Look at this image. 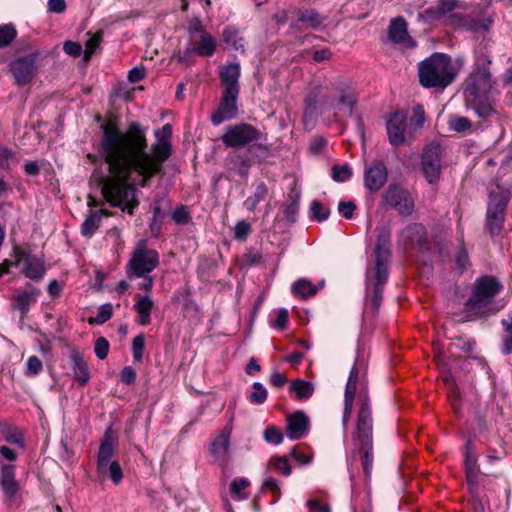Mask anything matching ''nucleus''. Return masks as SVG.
Masks as SVG:
<instances>
[{"label":"nucleus","instance_id":"49530a36","mask_svg":"<svg viewBox=\"0 0 512 512\" xmlns=\"http://www.w3.org/2000/svg\"><path fill=\"white\" fill-rule=\"evenodd\" d=\"M332 179L336 182H345L352 176V170L349 165H333L331 168Z\"/></svg>","mask_w":512,"mask_h":512},{"label":"nucleus","instance_id":"423d86ee","mask_svg":"<svg viewBox=\"0 0 512 512\" xmlns=\"http://www.w3.org/2000/svg\"><path fill=\"white\" fill-rule=\"evenodd\" d=\"M359 402L357 424L352 434L353 443L358 448H371L373 420L370 398L366 391L360 392Z\"/></svg>","mask_w":512,"mask_h":512},{"label":"nucleus","instance_id":"4468645a","mask_svg":"<svg viewBox=\"0 0 512 512\" xmlns=\"http://www.w3.org/2000/svg\"><path fill=\"white\" fill-rule=\"evenodd\" d=\"M37 54L32 53L14 60L10 69L17 85L24 86L34 77L36 72Z\"/></svg>","mask_w":512,"mask_h":512},{"label":"nucleus","instance_id":"a19ab883","mask_svg":"<svg viewBox=\"0 0 512 512\" xmlns=\"http://www.w3.org/2000/svg\"><path fill=\"white\" fill-rule=\"evenodd\" d=\"M112 315H113V306H112V304L111 303H105V304H102L98 308V312H97L96 317H90L88 319V323L89 324L102 325L105 322H107L108 320H110Z\"/></svg>","mask_w":512,"mask_h":512},{"label":"nucleus","instance_id":"9b49d317","mask_svg":"<svg viewBox=\"0 0 512 512\" xmlns=\"http://www.w3.org/2000/svg\"><path fill=\"white\" fill-rule=\"evenodd\" d=\"M15 264L22 266L21 270L26 277L32 280H39L45 274V266L41 259L30 254L25 248L14 249Z\"/></svg>","mask_w":512,"mask_h":512},{"label":"nucleus","instance_id":"a18cd8bd","mask_svg":"<svg viewBox=\"0 0 512 512\" xmlns=\"http://www.w3.org/2000/svg\"><path fill=\"white\" fill-rule=\"evenodd\" d=\"M501 324L506 333V336L503 338L502 352L505 355H509L512 353V316L509 320L503 319Z\"/></svg>","mask_w":512,"mask_h":512},{"label":"nucleus","instance_id":"72a5a7b5","mask_svg":"<svg viewBox=\"0 0 512 512\" xmlns=\"http://www.w3.org/2000/svg\"><path fill=\"white\" fill-rule=\"evenodd\" d=\"M456 6V0H441L436 6L427 8L425 14L431 19H440L447 13L452 12Z\"/></svg>","mask_w":512,"mask_h":512},{"label":"nucleus","instance_id":"0e129e2a","mask_svg":"<svg viewBox=\"0 0 512 512\" xmlns=\"http://www.w3.org/2000/svg\"><path fill=\"white\" fill-rule=\"evenodd\" d=\"M194 53H195V51H194V48L192 46L190 48H187L183 52L178 51L177 53L174 54L173 57L175 59H177V62L180 63V64L190 65V64H192L194 62L193 59H192V55Z\"/></svg>","mask_w":512,"mask_h":512},{"label":"nucleus","instance_id":"39448f33","mask_svg":"<svg viewBox=\"0 0 512 512\" xmlns=\"http://www.w3.org/2000/svg\"><path fill=\"white\" fill-rule=\"evenodd\" d=\"M502 284L494 276H482L476 279L472 293L465 302L468 311H482L491 304L502 290Z\"/></svg>","mask_w":512,"mask_h":512},{"label":"nucleus","instance_id":"393cba45","mask_svg":"<svg viewBox=\"0 0 512 512\" xmlns=\"http://www.w3.org/2000/svg\"><path fill=\"white\" fill-rule=\"evenodd\" d=\"M39 295L40 290L33 287L29 290L21 291L13 297L12 307L20 312L21 319L26 316L30 307L36 303Z\"/></svg>","mask_w":512,"mask_h":512},{"label":"nucleus","instance_id":"4c0bfd02","mask_svg":"<svg viewBox=\"0 0 512 512\" xmlns=\"http://www.w3.org/2000/svg\"><path fill=\"white\" fill-rule=\"evenodd\" d=\"M267 194V185L264 182L259 183L255 188L254 194L245 200L244 206L247 210L254 211L257 205L266 198Z\"/></svg>","mask_w":512,"mask_h":512},{"label":"nucleus","instance_id":"052dcab7","mask_svg":"<svg viewBox=\"0 0 512 512\" xmlns=\"http://www.w3.org/2000/svg\"><path fill=\"white\" fill-rule=\"evenodd\" d=\"M356 205L352 201H341L338 204V212L346 219L353 217Z\"/></svg>","mask_w":512,"mask_h":512},{"label":"nucleus","instance_id":"7ed1b4c3","mask_svg":"<svg viewBox=\"0 0 512 512\" xmlns=\"http://www.w3.org/2000/svg\"><path fill=\"white\" fill-rule=\"evenodd\" d=\"M456 71L450 56L433 53L418 65L419 83L424 88H445L455 79Z\"/></svg>","mask_w":512,"mask_h":512},{"label":"nucleus","instance_id":"bb28decb","mask_svg":"<svg viewBox=\"0 0 512 512\" xmlns=\"http://www.w3.org/2000/svg\"><path fill=\"white\" fill-rule=\"evenodd\" d=\"M197 40L194 38L190 39V43L194 48L195 54L204 57H210L216 50V43L214 38L206 31L198 36Z\"/></svg>","mask_w":512,"mask_h":512},{"label":"nucleus","instance_id":"680f3d73","mask_svg":"<svg viewBox=\"0 0 512 512\" xmlns=\"http://www.w3.org/2000/svg\"><path fill=\"white\" fill-rule=\"evenodd\" d=\"M249 486V481L245 478L234 479L231 483L230 489L233 494L238 498H245L246 496L241 491Z\"/></svg>","mask_w":512,"mask_h":512},{"label":"nucleus","instance_id":"f3484780","mask_svg":"<svg viewBox=\"0 0 512 512\" xmlns=\"http://www.w3.org/2000/svg\"><path fill=\"white\" fill-rule=\"evenodd\" d=\"M407 117L405 114L395 112L387 121V134L391 145L398 147L406 141Z\"/></svg>","mask_w":512,"mask_h":512},{"label":"nucleus","instance_id":"6e6d98bb","mask_svg":"<svg viewBox=\"0 0 512 512\" xmlns=\"http://www.w3.org/2000/svg\"><path fill=\"white\" fill-rule=\"evenodd\" d=\"M109 347L108 340L104 337H99L95 341L94 352L100 360H104L108 355Z\"/></svg>","mask_w":512,"mask_h":512},{"label":"nucleus","instance_id":"e2e57ef3","mask_svg":"<svg viewBox=\"0 0 512 512\" xmlns=\"http://www.w3.org/2000/svg\"><path fill=\"white\" fill-rule=\"evenodd\" d=\"M63 50L66 54H68L72 57H79L83 51L80 43L73 42L70 40L64 42Z\"/></svg>","mask_w":512,"mask_h":512},{"label":"nucleus","instance_id":"f257e3e1","mask_svg":"<svg viewBox=\"0 0 512 512\" xmlns=\"http://www.w3.org/2000/svg\"><path fill=\"white\" fill-rule=\"evenodd\" d=\"M101 137L97 145L98 156L108 165L109 175L94 171L92 179L101 187L105 200L112 207H119L133 215L139 205L136 185L146 187L149 181L163 171L164 163L172 154L169 138L172 128L162 127V136L156 131L158 141L149 149L147 129L137 121L121 130L115 123L100 125Z\"/></svg>","mask_w":512,"mask_h":512},{"label":"nucleus","instance_id":"1a4fd4ad","mask_svg":"<svg viewBox=\"0 0 512 512\" xmlns=\"http://www.w3.org/2000/svg\"><path fill=\"white\" fill-rule=\"evenodd\" d=\"M443 148L439 143L431 142L425 146L421 157V169L429 184L438 183L442 170Z\"/></svg>","mask_w":512,"mask_h":512},{"label":"nucleus","instance_id":"c756f323","mask_svg":"<svg viewBox=\"0 0 512 512\" xmlns=\"http://www.w3.org/2000/svg\"><path fill=\"white\" fill-rule=\"evenodd\" d=\"M325 20V17L321 16L314 9H302L297 11V22L291 24V28L298 27V23L304 24L308 28H317Z\"/></svg>","mask_w":512,"mask_h":512},{"label":"nucleus","instance_id":"4be33fe9","mask_svg":"<svg viewBox=\"0 0 512 512\" xmlns=\"http://www.w3.org/2000/svg\"><path fill=\"white\" fill-rule=\"evenodd\" d=\"M400 242L405 247H414L415 245L424 248L427 244V233L423 225L413 223L406 226L400 234Z\"/></svg>","mask_w":512,"mask_h":512},{"label":"nucleus","instance_id":"a878e982","mask_svg":"<svg viewBox=\"0 0 512 512\" xmlns=\"http://www.w3.org/2000/svg\"><path fill=\"white\" fill-rule=\"evenodd\" d=\"M477 461L478 456L475 454V450H467L465 454V471L466 480L471 492H474L478 485L477 479L480 474V468Z\"/></svg>","mask_w":512,"mask_h":512},{"label":"nucleus","instance_id":"338daca9","mask_svg":"<svg viewBox=\"0 0 512 512\" xmlns=\"http://www.w3.org/2000/svg\"><path fill=\"white\" fill-rule=\"evenodd\" d=\"M43 366L41 360L37 356H31L27 361V373L37 375L41 372Z\"/></svg>","mask_w":512,"mask_h":512},{"label":"nucleus","instance_id":"f03ea898","mask_svg":"<svg viewBox=\"0 0 512 512\" xmlns=\"http://www.w3.org/2000/svg\"><path fill=\"white\" fill-rule=\"evenodd\" d=\"M318 87L311 90L304 99L303 124L307 130L314 128L318 117L325 112H333L337 118L339 111L352 115L357 103V95L351 84L342 78L335 79L326 87V93L319 102Z\"/></svg>","mask_w":512,"mask_h":512},{"label":"nucleus","instance_id":"13d9d810","mask_svg":"<svg viewBox=\"0 0 512 512\" xmlns=\"http://www.w3.org/2000/svg\"><path fill=\"white\" fill-rule=\"evenodd\" d=\"M251 231V226L248 222L241 220L238 221L234 227V238L237 240H245Z\"/></svg>","mask_w":512,"mask_h":512},{"label":"nucleus","instance_id":"de8ad7c7","mask_svg":"<svg viewBox=\"0 0 512 512\" xmlns=\"http://www.w3.org/2000/svg\"><path fill=\"white\" fill-rule=\"evenodd\" d=\"M103 38L102 31H98L94 35H92L85 44V51H84V60L88 61L91 56L94 54L96 49L100 46V43Z\"/></svg>","mask_w":512,"mask_h":512},{"label":"nucleus","instance_id":"9d476101","mask_svg":"<svg viewBox=\"0 0 512 512\" xmlns=\"http://www.w3.org/2000/svg\"><path fill=\"white\" fill-rule=\"evenodd\" d=\"M159 264V254L156 250L137 248L129 261L131 275L142 277L152 272Z\"/></svg>","mask_w":512,"mask_h":512},{"label":"nucleus","instance_id":"864d4df0","mask_svg":"<svg viewBox=\"0 0 512 512\" xmlns=\"http://www.w3.org/2000/svg\"><path fill=\"white\" fill-rule=\"evenodd\" d=\"M268 467H273L284 475L288 476L291 473V466L286 457H278L270 459Z\"/></svg>","mask_w":512,"mask_h":512},{"label":"nucleus","instance_id":"3c124183","mask_svg":"<svg viewBox=\"0 0 512 512\" xmlns=\"http://www.w3.org/2000/svg\"><path fill=\"white\" fill-rule=\"evenodd\" d=\"M254 391L248 396V400L253 404H263L267 399V390L260 382L253 384Z\"/></svg>","mask_w":512,"mask_h":512},{"label":"nucleus","instance_id":"0eeeda50","mask_svg":"<svg viewBox=\"0 0 512 512\" xmlns=\"http://www.w3.org/2000/svg\"><path fill=\"white\" fill-rule=\"evenodd\" d=\"M491 60L488 56L483 55L477 61L476 69L470 74L466 80L464 90L465 99H477V97H485L492 88V79L489 69Z\"/></svg>","mask_w":512,"mask_h":512},{"label":"nucleus","instance_id":"c85d7f7f","mask_svg":"<svg viewBox=\"0 0 512 512\" xmlns=\"http://www.w3.org/2000/svg\"><path fill=\"white\" fill-rule=\"evenodd\" d=\"M0 484L4 493L8 497H12L16 494L19 489V485L15 480L14 466L3 465L1 469Z\"/></svg>","mask_w":512,"mask_h":512},{"label":"nucleus","instance_id":"2f4dec72","mask_svg":"<svg viewBox=\"0 0 512 512\" xmlns=\"http://www.w3.org/2000/svg\"><path fill=\"white\" fill-rule=\"evenodd\" d=\"M154 303L148 296H139L134 305V309L138 313V323L141 325H148L151 322V311Z\"/></svg>","mask_w":512,"mask_h":512},{"label":"nucleus","instance_id":"473e14b6","mask_svg":"<svg viewBox=\"0 0 512 512\" xmlns=\"http://www.w3.org/2000/svg\"><path fill=\"white\" fill-rule=\"evenodd\" d=\"M0 434L9 444L24 448L23 432L20 428L10 424H1Z\"/></svg>","mask_w":512,"mask_h":512},{"label":"nucleus","instance_id":"37998d69","mask_svg":"<svg viewBox=\"0 0 512 512\" xmlns=\"http://www.w3.org/2000/svg\"><path fill=\"white\" fill-rule=\"evenodd\" d=\"M449 128L455 132H465L472 127V122L464 116L452 115L448 121Z\"/></svg>","mask_w":512,"mask_h":512},{"label":"nucleus","instance_id":"7c9ffc66","mask_svg":"<svg viewBox=\"0 0 512 512\" xmlns=\"http://www.w3.org/2000/svg\"><path fill=\"white\" fill-rule=\"evenodd\" d=\"M102 215L109 216L110 213H108L105 210L100 211H93L90 210L88 216L84 220L82 226H81V233L86 237H91L95 231L99 228Z\"/></svg>","mask_w":512,"mask_h":512},{"label":"nucleus","instance_id":"5701e85b","mask_svg":"<svg viewBox=\"0 0 512 512\" xmlns=\"http://www.w3.org/2000/svg\"><path fill=\"white\" fill-rule=\"evenodd\" d=\"M224 166L228 172H233L246 178L249 174L251 163L246 153L232 151L225 158Z\"/></svg>","mask_w":512,"mask_h":512},{"label":"nucleus","instance_id":"6ab92c4d","mask_svg":"<svg viewBox=\"0 0 512 512\" xmlns=\"http://www.w3.org/2000/svg\"><path fill=\"white\" fill-rule=\"evenodd\" d=\"M391 255L390 251V232L383 229L377 237V244L375 248V272L377 274L389 273L388 261Z\"/></svg>","mask_w":512,"mask_h":512},{"label":"nucleus","instance_id":"2eb2a0df","mask_svg":"<svg viewBox=\"0 0 512 512\" xmlns=\"http://www.w3.org/2000/svg\"><path fill=\"white\" fill-rule=\"evenodd\" d=\"M238 92L222 91V97L217 110L211 116V122L219 125L226 120L236 117L238 113Z\"/></svg>","mask_w":512,"mask_h":512},{"label":"nucleus","instance_id":"e433bc0d","mask_svg":"<svg viewBox=\"0 0 512 512\" xmlns=\"http://www.w3.org/2000/svg\"><path fill=\"white\" fill-rule=\"evenodd\" d=\"M290 390L296 393L297 399L306 400L312 396L314 387L309 381L297 379L291 382Z\"/></svg>","mask_w":512,"mask_h":512},{"label":"nucleus","instance_id":"5fc2aeb1","mask_svg":"<svg viewBox=\"0 0 512 512\" xmlns=\"http://www.w3.org/2000/svg\"><path fill=\"white\" fill-rule=\"evenodd\" d=\"M145 349V338L143 334L134 337L132 342V353L135 361H141Z\"/></svg>","mask_w":512,"mask_h":512},{"label":"nucleus","instance_id":"603ef678","mask_svg":"<svg viewBox=\"0 0 512 512\" xmlns=\"http://www.w3.org/2000/svg\"><path fill=\"white\" fill-rule=\"evenodd\" d=\"M231 428L225 426L220 434L213 440L212 448H228L230 444Z\"/></svg>","mask_w":512,"mask_h":512},{"label":"nucleus","instance_id":"20e7f679","mask_svg":"<svg viewBox=\"0 0 512 512\" xmlns=\"http://www.w3.org/2000/svg\"><path fill=\"white\" fill-rule=\"evenodd\" d=\"M496 191L489 192L485 227L491 237L498 236L503 229L506 209L511 199V192L499 184Z\"/></svg>","mask_w":512,"mask_h":512},{"label":"nucleus","instance_id":"69168bd1","mask_svg":"<svg viewBox=\"0 0 512 512\" xmlns=\"http://www.w3.org/2000/svg\"><path fill=\"white\" fill-rule=\"evenodd\" d=\"M360 460L362 462L363 470L366 477H369L371 474V465L373 461V457L369 450H360L359 453Z\"/></svg>","mask_w":512,"mask_h":512},{"label":"nucleus","instance_id":"bf43d9fd","mask_svg":"<svg viewBox=\"0 0 512 512\" xmlns=\"http://www.w3.org/2000/svg\"><path fill=\"white\" fill-rule=\"evenodd\" d=\"M172 219L176 224L184 225L190 221L191 216L185 206H180L172 213Z\"/></svg>","mask_w":512,"mask_h":512},{"label":"nucleus","instance_id":"b1692460","mask_svg":"<svg viewBox=\"0 0 512 512\" xmlns=\"http://www.w3.org/2000/svg\"><path fill=\"white\" fill-rule=\"evenodd\" d=\"M70 360L73 370V378L81 386H85L90 380V370L83 354L76 348L70 350Z\"/></svg>","mask_w":512,"mask_h":512},{"label":"nucleus","instance_id":"cd10ccee","mask_svg":"<svg viewBox=\"0 0 512 512\" xmlns=\"http://www.w3.org/2000/svg\"><path fill=\"white\" fill-rule=\"evenodd\" d=\"M389 273H381L377 274L374 271V284H373V290L370 300V306L372 309V312L376 314L381 306L382 299H383V288L385 283L388 280Z\"/></svg>","mask_w":512,"mask_h":512},{"label":"nucleus","instance_id":"774afa93","mask_svg":"<svg viewBox=\"0 0 512 512\" xmlns=\"http://www.w3.org/2000/svg\"><path fill=\"white\" fill-rule=\"evenodd\" d=\"M120 380L126 385H131L136 380V372L131 366H125L120 372Z\"/></svg>","mask_w":512,"mask_h":512},{"label":"nucleus","instance_id":"a211bd4d","mask_svg":"<svg viewBox=\"0 0 512 512\" xmlns=\"http://www.w3.org/2000/svg\"><path fill=\"white\" fill-rule=\"evenodd\" d=\"M310 420L301 410L296 411L286 418V435L291 440L302 439L309 431Z\"/></svg>","mask_w":512,"mask_h":512},{"label":"nucleus","instance_id":"8fccbe9b","mask_svg":"<svg viewBox=\"0 0 512 512\" xmlns=\"http://www.w3.org/2000/svg\"><path fill=\"white\" fill-rule=\"evenodd\" d=\"M263 437L268 444L276 446L282 443L284 434L279 428L268 426L264 430Z\"/></svg>","mask_w":512,"mask_h":512},{"label":"nucleus","instance_id":"09e8293b","mask_svg":"<svg viewBox=\"0 0 512 512\" xmlns=\"http://www.w3.org/2000/svg\"><path fill=\"white\" fill-rule=\"evenodd\" d=\"M290 198L291 202L284 207L283 214L289 223H295L299 211V196H290Z\"/></svg>","mask_w":512,"mask_h":512},{"label":"nucleus","instance_id":"79ce46f5","mask_svg":"<svg viewBox=\"0 0 512 512\" xmlns=\"http://www.w3.org/2000/svg\"><path fill=\"white\" fill-rule=\"evenodd\" d=\"M311 218L322 222L328 219L330 215V209L325 207L319 200H313L310 204Z\"/></svg>","mask_w":512,"mask_h":512},{"label":"nucleus","instance_id":"c03bdc74","mask_svg":"<svg viewBox=\"0 0 512 512\" xmlns=\"http://www.w3.org/2000/svg\"><path fill=\"white\" fill-rule=\"evenodd\" d=\"M16 36L17 31L12 24L0 25V48L10 45Z\"/></svg>","mask_w":512,"mask_h":512},{"label":"nucleus","instance_id":"4d7b16f0","mask_svg":"<svg viewBox=\"0 0 512 512\" xmlns=\"http://www.w3.org/2000/svg\"><path fill=\"white\" fill-rule=\"evenodd\" d=\"M188 32L190 35V39H194L198 37L199 35L206 32L204 26L201 23V20L199 17H193L189 23H188Z\"/></svg>","mask_w":512,"mask_h":512},{"label":"nucleus","instance_id":"f704fd0d","mask_svg":"<svg viewBox=\"0 0 512 512\" xmlns=\"http://www.w3.org/2000/svg\"><path fill=\"white\" fill-rule=\"evenodd\" d=\"M467 105L472 108L480 118H488L495 111L485 97H477V99H465Z\"/></svg>","mask_w":512,"mask_h":512},{"label":"nucleus","instance_id":"ddd939ff","mask_svg":"<svg viewBox=\"0 0 512 512\" xmlns=\"http://www.w3.org/2000/svg\"><path fill=\"white\" fill-rule=\"evenodd\" d=\"M97 468L99 474L110 478L114 484H119L123 478L122 468L114 450H99Z\"/></svg>","mask_w":512,"mask_h":512},{"label":"nucleus","instance_id":"c9c22d12","mask_svg":"<svg viewBox=\"0 0 512 512\" xmlns=\"http://www.w3.org/2000/svg\"><path fill=\"white\" fill-rule=\"evenodd\" d=\"M356 391H357V383L352 382V380H348L347 384H346V388H345V397H344V414H343V422L344 423L347 422V420L349 419V417L351 415Z\"/></svg>","mask_w":512,"mask_h":512},{"label":"nucleus","instance_id":"ea45409f","mask_svg":"<svg viewBox=\"0 0 512 512\" xmlns=\"http://www.w3.org/2000/svg\"><path fill=\"white\" fill-rule=\"evenodd\" d=\"M246 154H249L252 158H255L259 161H263L270 156V147L268 144L263 143L262 141H258L252 143L247 148Z\"/></svg>","mask_w":512,"mask_h":512},{"label":"nucleus","instance_id":"6e6552de","mask_svg":"<svg viewBox=\"0 0 512 512\" xmlns=\"http://www.w3.org/2000/svg\"><path fill=\"white\" fill-rule=\"evenodd\" d=\"M221 140L226 147H249L252 143L266 140V134L252 124L242 122L229 125Z\"/></svg>","mask_w":512,"mask_h":512},{"label":"nucleus","instance_id":"f8f14e48","mask_svg":"<svg viewBox=\"0 0 512 512\" xmlns=\"http://www.w3.org/2000/svg\"><path fill=\"white\" fill-rule=\"evenodd\" d=\"M384 202L396 209L401 215L409 216L414 210L410 194L398 185H390L385 192Z\"/></svg>","mask_w":512,"mask_h":512},{"label":"nucleus","instance_id":"412c9836","mask_svg":"<svg viewBox=\"0 0 512 512\" xmlns=\"http://www.w3.org/2000/svg\"><path fill=\"white\" fill-rule=\"evenodd\" d=\"M241 67L238 62L229 63L219 67V79L223 91L240 92L239 79Z\"/></svg>","mask_w":512,"mask_h":512},{"label":"nucleus","instance_id":"58836bf2","mask_svg":"<svg viewBox=\"0 0 512 512\" xmlns=\"http://www.w3.org/2000/svg\"><path fill=\"white\" fill-rule=\"evenodd\" d=\"M292 292L295 295L301 296L302 298H308L315 295L317 289L310 281L306 279H300L292 285Z\"/></svg>","mask_w":512,"mask_h":512},{"label":"nucleus","instance_id":"aec40b11","mask_svg":"<svg viewBox=\"0 0 512 512\" xmlns=\"http://www.w3.org/2000/svg\"><path fill=\"white\" fill-rule=\"evenodd\" d=\"M388 37L391 42L403 45L405 48H414L416 41L409 36L407 22L403 17H396L391 20L388 28Z\"/></svg>","mask_w":512,"mask_h":512},{"label":"nucleus","instance_id":"dca6fc26","mask_svg":"<svg viewBox=\"0 0 512 512\" xmlns=\"http://www.w3.org/2000/svg\"><path fill=\"white\" fill-rule=\"evenodd\" d=\"M388 169L382 160H373L364 172V184L370 192L379 191L387 182Z\"/></svg>","mask_w":512,"mask_h":512}]
</instances>
